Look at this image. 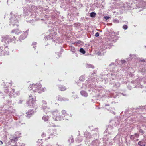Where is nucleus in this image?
I'll return each mask as SVG.
<instances>
[{"mask_svg": "<svg viewBox=\"0 0 146 146\" xmlns=\"http://www.w3.org/2000/svg\"><path fill=\"white\" fill-rule=\"evenodd\" d=\"M29 8L23 9L25 15L29 18H35L37 15L39 11H41L43 9L42 7L40 6L35 7L34 5H32L29 7Z\"/></svg>", "mask_w": 146, "mask_h": 146, "instance_id": "obj_1", "label": "nucleus"}, {"mask_svg": "<svg viewBox=\"0 0 146 146\" xmlns=\"http://www.w3.org/2000/svg\"><path fill=\"white\" fill-rule=\"evenodd\" d=\"M1 41L3 43L4 45H5V47L4 49L5 50V52L4 50H2V52H4V55H9V52L8 51V48L7 46L10 42H13L15 43L16 41L17 40L15 36H11V35H4L1 36ZM2 52H1L2 53Z\"/></svg>", "mask_w": 146, "mask_h": 146, "instance_id": "obj_2", "label": "nucleus"}, {"mask_svg": "<svg viewBox=\"0 0 146 146\" xmlns=\"http://www.w3.org/2000/svg\"><path fill=\"white\" fill-rule=\"evenodd\" d=\"M127 7L133 9L137 8L145 9L146 8V1L141 0H132L131 1L127 3Z\"/></svg>", "mask_w": 146, "mask_h": 146, "instance_id": "obj_3", "label": "nucleus"}, {"mask_svg": "<svg viewBox=\"0 0 146 146\" xmlns=\"http://www.w3.org/2000/svg\"><path fill=\"white\" fill-rule=\"evenodd\" d=\"M63 17L59 15L58 14L53 13L52 14L51 18L52 20L55 21L54 26L57 27V28L60 29L62 25V21H63Z\"/></svg>", "mask_w": 146, "mask_h": 146, "instance_id": "obj_4", "label": "nucleus"}, {"mask_svg": "<svg viewBox=\"0 0 146 146\" xmlns=\"http://www.w3.org/2000/svg\"><path fill=\"white\" fill-rule=\"evenodd\" d=\"M93 78H90L89 77L88 81H86L85 84H84L82 83L78 82L77 84L78 86L81 87V89L83 88L86 89L87 88L91 89L92 88H93L95 89L97 88L95 85V82L93 80Z\"/></svg>", "mask_w": 146, "mask_h": 146, "instance_id": "obj_5", "label": "nucleus"}, {"mask_svg": "<svg viewBox=\"0 0 146 146\" xmlns=\"http://www.w3.org/2000/svg\"><path fill=\"white\" fill-rule=\"evenodd\" d=\"M104 44L101 48L100 50L98 52L99 55H103L104 53L106 52V49L110 48L113 46L112 43L108 38L105 39V42L104 43Z\"/></svg>", "mask_w": 146, "mask_h": 146, "instance_id": "obj_6", "label": "nucleus"}, {"mask_svg": "<svg viewBox=\"0 0 146 146\" xmlns=\"http://www.w3.org/2000/svg\"><path fill=\"white\" fill-rule=\"evenodd\" d=\"M109 66L110 67V71L113 73L111 74V75L113 76H115V79L117 80H119L121 79L119 77V73H117V72L119 71V70L118 69V66L116 65V64L113 62L111 63V64H110Z\"/></svg>", "mask_w": 146, "mask_h": 146, "instance_id": "obj_7", "label": "nucleus"}, {"mask_svg": "<svg viewBox=\"0 0 146 146\" xmlns=\"http://www.w3.org/2000/svg\"><path fill=\"white\" fill-rule=\"evenodd\" d=\"M11 17L9 19V25L10 26H14L16 25L17 27L19 26L17 23L19 21V15L18 14H14L13 12H11L10 13Z\"/></svg>", "mask_w": 146, "mask_h": 146, "instance_id": "obj_8", "label": "nucleus"}, {"mask_svg": "<svg viewBox=\"0 0 146 146\" xmlns=\"http://www.w3.org/2000/svg\"><path fill=\"white\" fill-rule=\"evenodd\" d=\"M141 125L143 127L144 129L146 130V117H144L142 121L140 123V124L138 125L137 126V128L139 133L141 135H143L144 134L145 131L141 129Z\"/></svg>", "mask_w": 146, "mask_h": 146, "instance_id": "obj_9", "label": "nucleus"}, {"mask_svg": "<svg viewBox=\"0 0 146 146\" xmlns=\"http://www.w3.org/2000/svg\"><path fill=\"white\" fill-rule=\"evenodd\" d=\"M131 83L132 84H133V86H127V88L129 90L131 89V88H142L143 87V85L140 82V79L139 78H137L136 80L135 81H133L131 82ZM145 88V87H144Z\"/></svg>", "mask_w": 146, "mask_h": 146, "instance_id": "obj_10", "label": "nucleus"}, {"mask_svg": "<svg viewBox=\"0 0 146 146\" xmlns=\"http://www.w3.org/2000/svg\"><path fill=\"white\" fill-rule=\"evenodd\" d=\"M50 33L49 34L48 36H45L44 38V39L45 40L47 39V40H49L50 39H53V41L54 42H56V43H57V41L56 40L57 39H58V37H57L56 36L52 34L54 33L56 35L55 33L54 32V30H53L51 29L48 30V31L47 33Z\"/></svg>", "mask_w": 146, "mask_h": 146, "instance_id": "obj_11", "label": "nucleus"}, {"mask_svg": "<svg viewBox=\"0 0 146 146\" xmlns=\"http://www.w3.org/2000/svg\"><path fill=\"white\" fill-rule=\"evenodd\" d=\"M41 85L40 83H36V84H33L32 85H30L29 88V90H32L35 92H38L39 93H40V88L41 87Z\"/></svg>", "mask_w": 146, "mask_h": 146, "instance_id": "obj_12", "label": "nucleus"}, {"mask_svg": "<svg viewBox=\"0 0 146 146\" xmlns=\"http://www.w3.org/2000/svg\"><path fill=\"white\" fill-rule=\"evenodd\" d=\"M129 112L128 110H126L124 112V114L123 115V117H128L127 120H129V123H133L134 121H136V118L135 116H132L131 117H129V116H131L132 114Z\"/></svg>", "mask_w": 146, "mask_h": 146, "instance_id": "obj_13", "label": "nucleus"}, {"mask_svg": "<svg viewBox=\"0 0 146 146\" xmlns=\"http://www.w3.org/2000/svg\"><path fill=\"white\" fill-rule=\"evenodd\" d=\"M36 100L35 99L33 98L31 95H30L29 96V100L27 102V104L29 106L33 108L35 107L36 109L37 108L36 107Z\"/></svg>", "mask_w": 146, "mask_h": 146, "instance_id": "obj_14", "label": "nucleus"}, {"mask_svg": "<svg viewBox=\"0 0 146 146\" xmlns=\"http://www.w3.org/2000/svg\"><path fill=\"white\" fill-rule=\"evenodd\" d=\"M52 114L53 119L55 121H60L63 119V117L59 115L57 110L53 111Z\"/></svg>", "mask_w": 146, "mask_h": 146, "instance_id": "obj_15", "label": "nucleus"}, {"mask_svg": "<svg viewBox=\"0 0 146 146\" xmlns=\"http://www.w3.org/2000/svg\"><path fill=\"white\" fill-rule=\"evenodd\" d=\"M19 136L16 135L11 138L9 141L10 145L11 146H17V141H18V138L20 137Z\"/></svg>", "mask_w": 146, "mask_h": 146, "instance_id": "obj_16", "label": "nucleus"}, {"mask_svg": "<svg viewBox=\"0 0 146 146\" xmlns=\"http://www.w3.org/2000/svg\"><path fill=\"white\" fill-rule=\"evenodd\" d=\"M46 104L47 103L46 101L43 100L42 104V109L46 114L47 113V112H49L50 110L49 108L47 106Z\"/></svg>", "mask_w": 146, "mask_h": 146, "instance_id": "obj_17", "label": "nucleus"}, {"mask_svg": "<svg viewBox=\"0 0 146 146\" xmlns=\"http://www.w3.org/2000/svg\"><path fill=\"white\" fill-rule=\"evenodd\" d=\"M123 118V116L121 115L120 117L117 118L115 119L114 121H112V123L115 126H117L119 125L120 123V118Z\"/></svg>", "mask_w": 146, "mask_h": 146, "instance_id": "obj_18", "label": "nucleus"}, {"mask_svg": "<svg viewBox=\"0 0 146 146\" xmlns=\"http://www.w3.org/2000/svg\"><path fill=\"white\" fill-rule=\"evenodd\" d=\"M114 78H113L112 80H110V83L111 84H113V87H115L116 88H117L119 87L120 85V83L118 82H115H115L113 81V80H114Z\"/></svg>", "mask_w": 146, "mask_h": 146, "instance_id": "obj_19", "label": "nucleus"}, {"mask_svg": "<svg viewBox=\"0 0 146 146\" xmlns=\"http://www.w3.org/2000/svg\"><path fill=\"white\" fill-rule=\"evenodd\" d=\"M136 110H137L136 112L138 111H146V105L142 106H139L136 109Z\"/></svg>", "mask_w": 146, "mask_h": 146, "instance_id": "obj_20", "label": "nucleus"}, {"mask_svg": "<svg viewBox=\"0 0 146 146\" xmlns=\"http://www.w3.org/2000/svg\"><path fill=\"white\" fill-rule=\"evenodd\" d=\"M100 143V142L98 139H96L92 141L91 146H99Z\"/></svg>", "mask_w": 146, "mask_h": 146, "instance_id": "obj_21", "label": "nucleus"}, {"mask_svg": "<svg viewBox=\"0 0 146 146\" xmlns=\"http://www.w3.org/2000/svg\"><path fill=\"white\" fill-rule=\"evenodd\" d=\"M113 127L112 126H111L110 125L109 126H108V127L106 129L104 133L106 132V133L108 132V134H111L112 132V131L113 130Z\"/></svg>", "mask_w": 146, "mask_h": 146, "instance_id": "obj_22", "label": "nucleus"}, {"mask_svg": "<svg viewBox=\"0 0 146 146\" xmlns=\"http://www.w3.org/2000/svg\"><path fill=\"white\" fill-rule=\"evenodd\" d=\"M28 32L27 31H26L24 33L22 34L20 36L19 38V39L20 41L21 40H23L25 39L27 36L28 35Z\"/></svg>", "mask_w": 146, "mask_h": 146, "instance_id": "obj_23", "label": "nucleus"}, {"mask_svg": "<svg viewBox=\"0 0 146 146\" xmlns=\"http://www.w3.org/2000/svg\"><path fill=\"white\" fill-rule=\"evenodd\" d=\"M34 112V111H33V110H32L28 111L26 113V116L27 118H29L33 114Z\"/></svg>", "mask_w": 146, "mask_h": 146, "instance_id": "obj_24", "label": "nucleus"}, {"mask_svg": "<svg viewBox=\"0 0 146 146\" xmlns=\"http://www.w3.org/2000/svg\"><path fill=\"white\" fill-rule=\"evenodd\" d=\"M9 89L8 88H6L4 90V92L5 94H7L9 93V96H10V95L11 94V93L12 94H13V93H14L15 92V90L13 89H12V91H11L10 92L9 91Z\"/></svg>", "mask_w": 146, "mask_h": 146, "instance_id": "obj_25", "label": "nucleus"}, {"mask_svg": "<svg viewBox=\"0 0 146 146\" xmlns=\"http://www.w3.org/2000/svg\"><path fill=\"white\" fill-rule=\"evenodd\" d=\"M139 137V135L138 133H135L133 135L130 136V139L131 140H134L135 138H137Z\"/></svg>", "mask_w": 146, "mask_h": 146, "instance_id": "obj_26", "label": "nucleus"}, {"mask_svg": "<svg viewBox=\"0 0 146 146\" xmlns=\"http://www.w3.org/2000/svg\"><path fill=\"white\" fill-rule=\"evenodd\" d=\"M56 98L57 100L60 101L69 100L68 99L64 97L62 98L61 96L60 95H58L56 97Z\"/></svg>", "mask_w": 146, "mask_h": 146, "instance_id": "obj_27", "label": "nucleus"}, {"mask_svg": "<svg viewBox=\"0 0 146 146\" xmlns=\"http://www.w3.org/2000/svg\"><path fill=\"white\" fill-rule=\"evenodd\" d=\"M58 135V134L57 133L53 132L50 134L49 136L47 138H46V139L48 140V139H50L51 137L52 138H53L55 136H57Z\"/></svg>", "mask_w": 146, "mask_h": 146, "instance_id": "obj_28", "label": "nucleus"}, {"mask_svg": "<svg viewBox=\"0 0 146 146\" xmlns=\"http://www.w3.org/2000/svg\"><path fill=\"white\" fill-rule=\"evenodd\" d=\"M84 137H85L86 139H90L91 137V136L90 133L88 132L87 131L84 132Z\"/></svg>", "mask_w": 146, "mask_h": 146, "instance_id": "obj_29", "label": "nucleus"}, {"mask_svg": "<svg viewBox=\"0 0 146 146\" xmlns=\"http://www.w3.org/2000/svg\"><path fill=\"white\" fill-rule=\"evenodd\" d=\"M58 88L61 91H64L66 89L65 86H64L61 85H58Z\"/></svg>", "mask_w": 146, "mask_h": 146, "instance_id": "obj_30", "label": "nucleus"}, {"mask_svg": "<svg viewBox=\"0 0 146 146\" xmlns=\"http://www.w3.org/2000/svg\"><path fill=\"white\" fill-rule=\"evenodd\" d=\"M80 94L84 97H87L88 96L87 93L85 91L82 90L80 92Z\"/></svg>", "mask_w": 146, "mask_h": 146, "instance_id": "obj_31", "label": "nucleus"}, {"mask_svg": "<svg viewBox=\"0 0 146 146\" xmlns=\"http://www.w3.org/2000/svg\"><path fill=\"white\" fill-rule=\"evenodd\" d=\"M7 104H8V105H6V106L7 108H9L11 107V106L12 104L11 101L7 100Z\"/></svg>", "mask_w": 146, "mask_h": 146, "instance_id": "obj_32", "label": "nucleus"}, {"mask_svg": "<svg viewBox=\"0 0 146 146\" xmlns=\"http://www.w3.org/2000/svg\"><path fill=\"white\" fill-rule=\"evenodd\" d=\"M138 145L140 146H145V143L144 140H143L139 141L138 143Z\"/></svg>", "mask_w": 146, "mask_h": 146, "instance_id": "obj_33", "label": "nucleus"}, {"mask_svg": "<svg viewBox=\"0 0 146 146\" xmlns=\"http://www.w3.org/2000/svg\"><path fill=\"white\" fill-rule=\"evenodd\" d=\"M68 141L70 143H72L74 142V139L72 135L69 137Z\"/></svg>", "mask_w": 146, "mask_h": 146, "instance_id": "obj_34", "label": "nucleus"}, {"mask_svg": "<svg viewBox=\"0 0 146 146\" xmlns=\"http://www.w3.org/2000/svg\"><path fill=\"white\" fill-rule=\"evenodd\" d=\"M60 49L61 50V51L60 52H55L56 53V54H57L58 56V57H56V58H59L60 57V56H61V52H63V49H62V47H60Z\"/></svg>", "mask_w": 146, "mask_h": 146, "instance_id": "obj_35", "label": "nucleus"}, {"mask_svg": "<svg viewBox=\"0 0 146 146\" xmlns=\"http://www.w3.org/2000/svg\"><path fill=\"white\" fill-rule=\"evenodd\" d=\"M74 27L77 28H79L81 27L80 23L79 22H76L74 24Z\"/></svg>", "mask_w": 146, "mask_h": 146, "instance_id": "obj_36", "label": "nucleus"}, {"mask_svg": "<svg viewBox=\"0 0 146 146\" xmlns=\"http://www.w3.org/2000/svg\"><path fill=\"white\" fill-rule=\"evenodd\" d=\"M130 57L128 59V60L133 59H135L137 58L135 55H130Z\"/></svg>", "mask_w": 146, "mask_h": 146, "instance_id": "obj_37", "label": "nucleus"}, {"mask_svg": "<svg viewBox=\"0 0 146 146\" xmlns=\"http://www.w3.org/2000/svg\"><path fill=\"white\" fill-rule=\"evenodd\" d=\"M86 67L87 68H92V69H94V66L91 64H87L86 65Z\"/></svg>", "mask_w": 146, "mask_h": 146, "instance_id": "obj_38", "label": "nucleus"}, {"mask_svg": "<svg viewBox=\"0 0 146 146\" xmlns=\"http://www.w3.org/2000/svg\"><path fill=\"white\" fill-rule=\"evenodd\" d=\"M12 33H15L16 34H18L19 33V31L18 29H14L12 31Z\"/></svg>", "mask_w": 146, "mask_h": 146, "instance_id": "obj_39", "label": "nucleus"}, {"mask_svg": "<svg viewBox=\"0 0 146 146\" xmlns=\"http://www.w3.org/2000/svg\"><path fill=\"white\" fill-rule=\"evenodd\" d=\"M70 51L72 52V53H74L76 52V50L74 47L71 46L70 47Z\"/></svg>", "mask_w": 146, "mask_h": 146, "instance_id": "obj_40", "label": "nucleus"}, {"mask_svg": "<svg viewBox=\"0 0 146 146\" xmlns=\"http://www.w3.org/2000/svg\"><path fill=\"white\" fill-rule=\"evenodd\" d=\"M49 117L48 116H43L42 117V119L44 121H48L49 119Z\"/></svg>", "mask_w": 146, "mask_h": 146, "instance_id": "obj_41", "label": "nucleus"}, {"mask_svg": "<svg viewBox=\"0 0 146 146\" xmlns=\"http://www.w3.org/2000/svg\"><path fill=\"white\" fill-rule=\"evenodd\" d=\"M96 13L94 12H92L90 14V17L92 18H94L96 15Z\"/></svg>", "mask_w": 146, "mask_h": 146, "instance_id": "obj_42", "label": "nucleus"}, {"mask_svg": "<svg viewBox=\"0 0 146 146\" xmlns=\"http://www.w3.org/2000/svg\"><path fill=\"white\" fill-rule=\"evenodd\" d=\"M79 51L80 52L82 53L83 54H84L86 53V52L85 50H84V49L83 48H81L80 49Z\"/></svg>", "mask_w": 146, "mask_h": 146, "instance_id": "obj_43", "label": "nucleus"}, {"mask_svg": "<svg viewBox=\"0 0 146 146\" xmlns=\"http://www.w3.org/2000/svg\"><path fill=\"white\" fill-rule=\"evenodd\" d=\"M29 23H30L33 25H35V23L34 21V19H31V20L29 21Z\"/></svg>", "mask_w": 146, "mask_h": 146, "instance_id": "obj_44", "label": "nucleus"}, {"mask_svg": "<svg viewBox=\"0 0 146 146\" xmlns=\"http://www.w3.org/2000/svg\"><path fill=\"white\" fill-rule=\"evenodd\" d=\"M79 80L81 81H83L85 80V77L84 76H81L80 77Z\"/></svg>", "mask_w": 146, "mask_h": 146, "instance_id": "obj_45", "label": "nucleus"}, {"mask_svg": "<svg viewBox=\"0 0 146 146\" xmlns=\"http://www.w3.org/2000/svg\"><path fill=\"white\" fill-rule=\"evenodd\" d=\"M37 43L36 42H34L32 43V45L33 46V47L35 49L36 48V46L35 45Z\"/></svg>", "mask_w": 146, "mask_h": 146, "instance_id": "obj_46", "label": "nucleus"}, {"mask_svg": "<svg viewBox=\"0 0 146 146\" xmlns=\"http://www.w3.org/2000/svg\"><path fill=\"white\" fill-rule=\"evenodd\" d=\"M110 33H111V34H115V33L113 31V29H111L110 30L108 31Z\"/></svg>", "mask_w": 146, "mask_h": 146, "instance_id": "obj_47", "label": "nucleus"}, {"mask_svg": "<svg viewBox=\"0 0 146 146\" xmlns=\"http://www.w3.org/2000/svg\"><path fill=\"white\" fill-rule=\"evenodd\" d=\"M128 27V26L127 25H124L122 27V28L125 30H127V29Z\"/></svg>", "mask_w": 146, "mask_h": 146, "instance_id": "obj_48", "label": "nucleus"}, {"mask_svg": "<svg viewBox=\"0 0 146 146\" xmlns=\"http://www.w3.org/2000/svg\"><path fill=\"white\" fill-rule=\"evenodd\" d=\"M94 137L96 136V137H98L99 136V135L98 133H95L93 134Z\"/></svg>", "mask_w": 146, "mask_h": 146, "instance_id": "obj_49", "label": "nucleus"}, {"mask_svg": "<svg viewBox=\"0 0 146 146\" xmlns=\"http://www.w3.org/2000/svg\"><path fill=\"white\" fill-rule=\"evenodd\" d=\"M82 139H80V138H78L76 139V140L78 141V142H81L82 141Z\"/></svg>", "mask_w": 146, "mask_h": 146, "instance_id": "obj_50", "label": "nucleus"}, {"mask_svg": "<svg viewBox=\"0 0 146 146\" xmlns=\"http://www.w3.org/2000/svg\"><path fill=\"white\" fill-rule=\"evenodd\" d=\"M62 114L64 115H65L66 114V112L65 110H62Z\"/></svg>", "mask_w": 146, "mask_h": 146, "instance_id": "obj_51", "label": "nucleus"}, {"mask_svg": "<svg viewBox=\"0 0 146 146\" xmlns=\"http://www.w3.org/2000/svg\"><path fill=\"white\" fill-rule=\"evenodd\" d=\"M113 22L115 23H118L119 22V21L118 20L114 19L113 20Z\"/></svg>", "mask_w": 146, "mask_h": 146, "instance_id": "obj_52", "label": "nucleus"}, {"mask_svg": "<svg viewBox=\"0 0 146 146\" xmlns=\"http://www.w3.org/2000/svg\"><path fill=\"white\" fill-rule=\"evenodd\" d=\"M99 36V33L98 32H96L95 35V36L96 37H98Z\"/></svg>", "mask_w": 146, "mask_h": 146, "instance_id": "obj_53", "label": "nucleus"}, {"mask_svg": "<svg viewBox=\"0 0 146 146\" xmlns=\"http://www.w3.org/2000/svg\"><path fill=\"white\" fill-rule=\"evenodd\" d=\"M110 18V17L108 16H105L104 17V19L107 20Z\"/></svg>", "mask_w": 146, "mask_h": 146, "instance_id": "obj_54", "label": "nucleus"}, {"mask_svg": "<svg viewBox=\"0 0 146 146\" xmlns=\"http://www.w3.org/2000/svg\"><path fill=\"white\" fill-rule=\"evenodd\" d=\"M26 2L29 3L32 2L34 0H25Z\"/></svg>", "mask_w": 146, "mask_h": 146, "instance_id": "obj_55", "label": "nucleus"}, {"mask_svg": "<svg viewBox=\"0 0 146 146\" xmlns=\"http://www.w3.org/2000/svg\"><path fill=\"white\" fill-rule=\"evenodd\" d=\"M2 47L0 46V56L1 55V52L2 51Z\"/></svg>", "mask_w": 146, "mask_h": 146, "instance_id": "obj_56", "label": "nucleus"}, {"mask_svg": "<svg viewBox=\"0 0 146 146\" xmlns=\"http://www.w3.org/2000/svg\"><path fill=\"white\" fill-rule=\"evenodd\" d=\"M121 62L122 64H123L125 63V61L124 60H121Z\"/></svg>", "mask_w": 146, "mask_h": 146, "instance_id": "obj_57", "label": "nucleus"}, {"mask_svg": "<svg viewBox=\"0 0 146 146\" xmlns=\"http://www.w3.org/2000/svg\"><path fill=\"white\" fill-rule=\"evenodd\" d=\"M110 113H112L114 115H115V113L114 112V111H110Z\"/></svg>", "mask_w": 146, "mask_h": 146, "instance_id": "obj_58", "label": "nucleus"}, {"mask_svg": "<svg viewBox=\"0 0 146 146\" xmlns=\"http://www.w3.org/2000/svg\"><path fill=\"white\" fill-rule=\"evenodd\" d=\"M9 111L11 113H14L15 112V110L14 109H12V110H9Z\"/></svg>", "mask_w": 146, "mask_h": 146, "instance_id": "obj_59", "label": "nucleus"}, {"mask_svg": "<svg viewBox=\"0 0 146 146\" xmlns=\"http://www.w3.org/2000/svg\"><path fill=\"white\" fill-rule=\"evenodd\" d=\"M93 130L94 131H97L98 130V128H96L95 129H93Z\"/></svg>", "mask_w": 146, "mask_h": 146, "instance_id": "obj_60", "label": "nucleus"}, {"mask_svg": "<svg viewBox=\"0 0 146 146\" xmlns=\"http://www.w3.org/2000/svg\"><path fill=\"white\" fill-rule=\"evenodd\" d=\"M46 136V134L44 133H42V136L43 137H45V136Z\"/></svg>", "mask_w": 146, "mask_h": 146, "instance_id": "obj_61", "label": "nucleus"}, {"mask_svg": "<svg viewBox=\"0 0 146 146\" xmlns=\"http://www.w3.org/2000/svg\"><path fill=\"white\" fill-rule=\"evenodd\" d=\"M53 132L56 133V130L55 129H53Z\"/></svg>", "mask_w": 146, "mask_h": 146, "instance_id": "obj_62", "label": "nucleus"}, {"mask_svg": "<svg viewBox=\"0 0 146 146\" xmlns=\"http://www.w3.org/2000/svg\"><path fill=\"white\" fill-rule=\"evenodd\" d=\"M81 42V41L80 40H78L77 41V43L78 44H80Z\"/></svg>", "mask_w": 146, "mask_h": 146, "instance_id": "obj_63", "label": "nucleus"}, {"mask_svg": "<svg viewBox=\"0 0 146 146\" xmlns=\"http://www.w3.org/2000/svg\"><path fill=\"white\" fill-rule=\"evenodd\" d=\"M73 97L75 98H76L78 97L77 95H73Z\"/></svg>", "mask_w": 146, "mask_h": 146, "instance_id": "obj_64", "label": "nucleus"}]
</instances>
